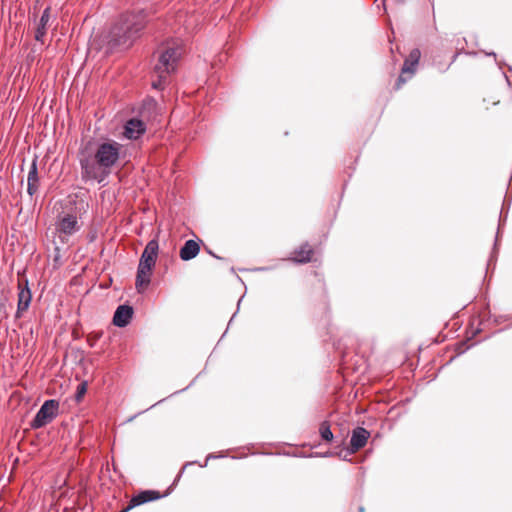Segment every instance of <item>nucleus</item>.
Instances as JSON below:
<instances>
[{"instance_id":"obj_1","label":"nucleus","mask_w":512,"mask_h":512,"mask_svg":"<svg viewBox=\"0 0 512 512\" xmlns=\"http://www.w3.org/2000/svg\"><path fill=\"white\" fill-rule=\"evenodd\" d=\"M79 164L82 180H96L103 187L107 178L120 160L127 157V149L120 142L112 138H102L93 143L88 141L79 151Z\"/></svg>"},{"instance_id":"obj_2","label":"nucleus","mask_w":512,"mask_h":512,"mask_svg":"<svg viewBox=\"0 0 512 512\" xmlns=\"http://www.w3.org/2000/svg\"><path fill=\"white\" fill-rule=\"evenodd\" d=\"M147 23L148 17L144 10L121 14L102 37V44L98 49H105V54L110 55L120 47L129 48L141 37Z\"/></svg>"},{"instance_id":"obj_3","label":"nucleus","mask_w":512,"mask_h":512,"mask_svg":"<svg viewBox=\"0 0 512 512\" xmlns=\"http://www.w3.org/2000/svg\"><path fill=\"white\" fill-rule=\"evenodd\" d=\"M159 254V241L152 238L145 245L137 266L135 288L140 294H143L151 283V277L157 262Z\"/></svg>"},{"instance_id":"obj_4","label":"nucleus","mask_w":512,"mask_h":512,"mask_svg":"<svg viewBox=\"0 0 512 512\" xmlns=\"http://www.w3.org/2000/svg\"><path fill=\"white\" fill-rule=\"evenodd\" d=\"M184 47L178 42H168L159 50L157 62L153 66L154 73H163L171 76L178 70L184 55Z\"/></svg>"},{"instance_id":"obj_5","label":"nucleus","mask_w":512,"mask_h":512,"mask_svg":"<svg viewBox=\"0 0 512 512\" xmlns=\"http://www.w3.org/2000/svg\"><path fill=\"white\" fill-rule=\"evenodd\" d=\"M195 463H197V460L186 462L183 465V467L180 469L178 474L176 475L174 481L171 483V485L167 488V490L164 493H161L160 491L155 490V489L139 490L130 499V501H129V508H135V507H138L140 505H143V504H146V503H149V502H153V501L165 498L168 495H170L172 493V491L175 489V487L177 486V484H178L180 478L182 477L185 469L188 466H191L192 464H195Z\"/></svg>"},{"instance_id":"obj_6","label":"nucleus","mask_w":512,"mask_h":512,"mask_svg":"<svg viewBox=\"0 0 512 512\" xmlns=\"http://www.w3.org/2000/svg\"><path fill=\"white\" fill-rule=\"evenodd\" d=\"M59 407L57 399L45 400L31 420L30 428L38 430L50 424L58 416Z\"/></svg>"},{"instance_id":"obj_7","label":"nucleus","mask_w":512,"mask_h":512,"mask_svg":"<svg viewBox=\"0 0 512 512\" xmlns=\"http://www.w3.org/2000/svg\"><path fill=\"white\" fill-rule=\"evenodd\" d=\"M145 121L139 116L128 119L123 126V135L126 139L137 141L146 133Z\"/></svg>"},{"instance_id":"obj_8","label":"nucleus","mask_w":512,"mask_h":512,"mask_svg":"<svg viewBox=\"0 0 512 512\" xmlns=\"http://www.w3.org/2000/svg\"><path fill=\"white\" fill-rule=\"evenodd\" d=\"M134 313V307L129 302L118 305L113 314V325L118 328L127 327L132 322Z\"/></svg>"},{"instance_id":"obj_9","label":"nucleus","mask_w":512,"mask_h":512,"mask_svg":"<svg viewBox=\"0 0 512 512\" xmlns=\"http://www.w3.org/2000/svg\"><path fill=\"white\" fill-rule=\"evenodd\" d=\"M370 436L371 433L366 428L361 426L355 427L351 432L350 441L347 446V452L355 453L356 451L365 447Z\"/></svg>"},{"instance_id":"obj_10","label":"nucleus","mask_w":512,"mask_h":512,"mask_svg":"<svg viewBox=\"0 0 512 512\" xmlns=\"http://www.w3.org/2000/svg\"><path fill=\"white\" fill-rule=\"evenodd\" d=\"M159 115V105L157 100L152 96H146L138 109V115L143 120H155Z\"/></svg>"},{"instance_id":"obj_11","label":"nucleus","mask_w":512,"mask_h":512,"mask_svg":"<svg viewBox=\"0 0 512 512\" xmlns=\"http://www.w3.org/2000/svg\"><path fill=\"white\" fill-rule=\"evenodd\" d=\"M201 244L203 241L199 238L186 240L179 250L180 259L187 262L196 258L200 253Z\"/></svg>"},{"instance_id":"obj_12","label":"nucleus","mask_w":512,"mask_h":512,"mask_svg":"<svg viewBox=\"0 0 512 512\" xmlns=\"http://www.w3.org/2000/svg\"><path fill=\"white\" fill-rule=\"evenodd\" d=\"M313 254L314 249L308 242H304L293 251L292 256L288 260L294 264L303 265L312 261Z\"/></svg>"},{"instance_id":"obj_13","label":"nucleus","mask_w":512,"mask_h":512,"mask_svg":"<svg viewBox=\"0 0 512 512\" xmlns=\"http://www.w3.org/2000/svg\"><path fill=\"white\" fill-rule=\"evenodd\" d=\"M79 229L78 219L76 215L73 214H66L60 217L56 223V230L65 235H73L79 231Z\"/></svg>"},{"instance_id":"obj_14","label":"nucleus","mask_w":512,"mask_h":512,"mask_svg":"<svg viewBox=\"0 0 512 512\" xmlns=\"http://www.w3.org/2000/svg\"><path fill=\"white\" fill-rule=\"evenodd\" d=\"M17 288V305L29 308L33 299V294L30 289L29 280L27 277H24L21 281H19Z\"/></svg>"},{"instance_id":"obj_15","label":"nucleus","mask_w":512,"mask_h":512,"mask_svg":"<svg viewBox=\"0 0 512 512\" xmlns=\"http://www.w3.org/2000/svg\"><path fill=\"white\" fill-rule=\"evenodd\" d=\"M420 58V50L418 48L412 49L401 67L402 74H409L412 76L416 72Z\"/></svg>"},{"instance_id":"obj_16","label":"nucleus","mask_w":512,"mask_h":512,"mask_svg":"<svg viewBox=\"0 0 512 512\" xmlns=\"http://www.w3.org/2000/svg\"><path fill=\"white\" fill-rule=\"evenodd\" d=\"M50 11L51 8L48 6L43 10L40 16L34 35V38L37 42H44L45 36L47 34V25L50 20Z\"/></svg>"},{"instance_id":"obj_17","label":"nucleus","mask_w":512,"mask_h":512,"mask_svg":"<svg viewBox=\"0 0 512 512\" xmlns=\"http://www.w3.org/2000/svg\"><path fill=\"white\" fill-rule=\"evenodd\" d=\"M473 338L474 337H472V335H471L466 340H461V341L456 342L453 345L455 354L449 359V361L445 364V366L452 363L457 357L461 356L462 354H464L465 352H467L469 349H471L472 347H474L475 345H477L480 342V341H477V342L471 343V340Z\"/></svg>"},{"instance_id":"obj_18","label":"nucleus","mask_w":512,"mask_h":512,"mask_svg":"<svg viewBox=\"0 0 512 512\" xmlns=\"http://www.w3.org/2000/svg\"><path fill=\"white\" fill-rule=\"evenodd\" d=\"M319 436L325 444H331L335 440V436L331 430V424L329 420H324L319 425Z\"/></svg>"},{"instance_id":"obj_19","label":"nucleus","mask_w":512,"mask_h":512,"mask_svg":"<svg viewBox=\"0 0 512 512\" xmlns=\"http://www.w3.org/2000/svg\"><path fill=\"white\" fill-rule=\"evenodd\" d=\"M333 348L339 361L343 364L346 363L347 357L349 355L346 341L344 339L334 341Z\"/></svg>"},{"instance_id":"obj_20","label":"nucleus","mask_w":512,"mask_h":512,"mask_svg":"<svg viewBox=\"0 0 512 512\" xmlns=\"http://www.w3.org/2000/svg\"><path fill=\"white\" fill-rule=\"evenodd\" d=\"M169 77L163 73H154L152 71L151 87L157 91H162L169 84Z\"/></svg>"},{"instance_id":"obj_21","label":"nucleus","mask_w":512,"mask_h":512,"mask_svg":"<svg viewBox=\"0 0 512 512\" xmlns=\"http://www.w3.org/2000/svg\"><path fill=\"white\" fill-rule=\"evenodd\" d=\"M276 455H281V453H276ZM282 455L293 456V457H302V458H308V457L329 458V457H334L336 455V452L330 451V450L325 451V452H313L310 454L283 452Z\"/></svg>"},{"instance_id":"obj_22","label":"nucleus","mask_w":512,"mask_h":512,"mask_svg":"<svg viewBox=\"0 0 512 512\" xmlns=\"http://www.w3.org/2000/svg\"><path fill=\"white\" fill-rule=\"evenodd\" d=\"M39 182H40V177H39V173H38V156L34 155L32 161H31V164H30V168H29V172H28V176H27V183L39 184Z\"/></svg>"},{"instance_id":"obj_23","label":"nucleus","mask_w":512,"mask_h":512,"mask_svg":"<svg viewBox=\"0 0 512 512\" xmlns=\"http://www.w3.org/2000/svg\"><path fill=\"white\" fill-rule=\"evenodd\" d=\"M493 315L491 314L490 312V309H489V305L487 304L483 310V317L482 319L480 320L479 322V325L478 327H476L473 331H472V337H476L478 334H480L482 332V325L486 322V321H489V320H493Z\"/></svg>"},{"instance_id":"obj_24","label":"nucleus","mask_w":512,"mask_h":512,"mask_svg":"<svg viewBox=\"0 0 512 512\" xmlns=\"http://www.w3.org/2000/svg\"><path fill=\"white\" fill-rule=\"evenodd\" d=\"M87 390H88V381L87 380H83L82 382H80L78 384V386L76 388V391H75V394H74L75 402H77V403L82 402V400L84 399L85 394L87 393Z\"/></svg>"},{"instance_id":"obj_25","label":"nucleus","mask_w":512,"mask_h":512,"mask_svg":"<svg viewBox=\"0 0 512 512\" xmlns=\"http://www.w3.org/2000/svg\"><path fill=\"white\" fill-rule=\"evenodd\" d=\"M498 254H499V249H497L496 251L494 250V248H492L491 252H490V255H489V258L487 260V265H486V275L491 271V273H493V271L495 270V267H496V262H497V259H498Z\"/></svg>"},{"instance_id":"obj_26","label":"nucleus","mask_w":512,"mask_h":512,"mask_svg":"<svg viewBox=\"0 0 512 512\" xmlns=\"http://www.w3.org/2000/svg\"><path fill=\"white\" fill-rule=\"evenodd\" d=\"M338 447H341L342 450L341 451H335L336 452L335 456L338 457L339 459L343 460V461H347V462L353 463L354 461L351 458L348 457L352 453H348L347 452V447H346L345 439L341 440V442L338 445Z\"/></svg>"},{"instance_id":"obj_27","label":"nucleus","mask_w":512,"mask_h":512,"mask_svg":"<svg viewBox=\"0 0 512 512\" xmlns=\"http://www.w3.org/2000/svg\"><path fill=\"white\" fill-rule=\"evenodd\" d=\"M405 75H406V74H402V71L400 72V74H399L398 78H397V79H396V81H395V84H394V87H393V89H394V90H396V91H397V90L401 89V87H402V86H403V85L408 81V79L411 77V76L406 77Z\"/></svg>"},{"instance_id":"obj_28","label":"nucleus","mask_w":512,"mask_h":512,"mask_svg":"<svg viewBox=\"0 0 512 512\" xmlns=\"http://www.w3.org/2000/svg\"><path fill=\"white\" fill-rule=\"evenodd\" d=\"M224 457H225V455H223V454L209 453L206 456V460L204 461V463H200L199 461H197V463H195L194 465H199L201 468H205L207 466L209 460L219 459V458H224Z\"/></svg>"},{"instance_id":"obj_29","label":"nucleus","mask_w":512,"mask_h":512,"mask_svg":"<svg viewBox=\"0 0 512 512\" xmlns=\"http://www.w3.org/2000/svg\"><path fill=\"white\" fill-rule=\"evenodd\" d=\"M243 297H244V295H242V296L239 298V300L237 301V309H236V311L233 313L232 317L230 318V320H229V322H228V326H227V328H226L225 332L222 334V336H221L220 340H222V339L225 337V335H226V333H227V331H228V329H229V326L231 325V323L233 322V320H234V318L236 317L237 313L239 312L240 305H241V302H242V300H243Z\"/></svg>"},{"instance_id":"obj_30","label":"nucleus","mask_w":512,"mask_h":512,"mask_svg":"<svg viewBox=\"0 0 512 512\" xmlns=\"http://www.w3.org/2000/svg\"><path fill=\"white\" fill-rule=\"evenodd\" d=\"M201 376H202V372H199V373H198V374H197V375L192 379V381L188 384V386H186L185 388L180 389V390H178V391H175L174 393H172V394H171V395H169L168 397H172V396H174V395H177V394H180V393L185 392V391H186V390H188L190 387H192V386L195 384L196 380H197L199 377H201Z\"/></svg>"},{"instance_id":"obj_31","label":"nucleus","mask_w":512,"mask_h":512,"mask_svg":"<svg viewBox=\"0 0 512 512\" xmlns=\"http://www.w3.org/2000/svg\"><path fill=\"white\" fill-rule=\"evenodd\" d=\"M507 217H508L507 211L505 213L503 211H500L497 229L502 230V228L506 224Z\"/></svg>"},{"instance_id":"obj_32","label":"nucleus","mask_w":512,"mask_h":512,"mask_svg":"<svg viewBox=\"0 0 512 512\" xmlns=\"http://www.w3.org/2000/svg\"><path fill=\"white\" fill-rule=\"evenodd\" d=\"M509 317H510L509 314H507V315H496V316L493 317V323L495 325H499L502 322L508 321Z\"/></svg>"},{"instance_id":"obj_33","label":"nucleus","mask_w":512,"mask_h":512,"mask_svg":"<svg viewBox=\"0 0 512 512\" xmlns=\"http://www.w3.org/2000/svg\"><path fill=\"white\" fill-rule=\"evenodd\" d=\"M28 309V307L17 305V309L14 315L15 319H20Z\"/></svg>"},{"instance_id":"obj_34","label":"nucleus","mask_w":512,"mask_h":512,"mask_svg":"<svg viewBox=\"0 0 512 512\" xmlns=\"http://www.w3.org/2000/svg\"><path fill=\"white\" fill-rule=\"evenodd\" d=\"M39 184L27 183V193L32 197L38 191Z\"/></svg>"},{"instance_id":"obj_35","label":"nucleus","mask_w":512,"mask_h":512,"mask_svg":"<svg viewBox=\"0 0 512 512\" xmlns=\"http://www.w3.org/2000/svg\"><path fill=\"white\" fill-rule=\"evenodd\" d=\"M500 239H501V230L497 229L496 234H495V239H494L493 247H492V248H494L495 251L497 249H499Z\"/></svg>"},{"instance_id":"obj_36","label":"nucleus","mask_w":512,"mask_h":512,"mask_svg":"<svg viewBox=\"0 0 512 512\" xmlns=\"http://www.w3.org/2000/svg\"><path fill=\"white\" fill-rule=\"evenodd\" d=\"M96 238H97V232L96 231H90L87 234V239H88L89 242H94Z\"/></svg>"},{"instance_id":"obj_37","label":"nucleus","mask_w":512,"mask_h":512,"mask_svg":"<svg viewBox=\"0 0 512 512\" xmlns=\"http://www.w3.org/2000/svg\"><path fill=\"white\" fill-rule=\"evenodd\" d=\"M205 251L210 255L212 256L213 258L215 259H218V260H222L223 258L220 257L219 255H217L216 253H214L209 247H205Z\"/></svg>"},{"instance_id":"obj_38","label":"nucleus","mask_w":512,"mask_h":512,"mask_svg":"<svg viewBox=\"0 0 512 512\" xmlns=\"http://www.w3.org/2000/svg\"><path fill=\"white\" fill-rule=\"evenodd\" d=\"M274 269V266H262V267H257L255 269V271H258V272H268V271H271Z\"/></svg>"},{"instance_id":"obj_39","label":"nucleus","mask_w":512,"mask_h":512,"mask_svg":"<svg viewBox=\"0 0 512 512\" xmlns=\"http://www.w3.org/2000/svg\"><path fill=\"white\" fill-rule=\"evenodd\" d=\"M100 336L101 335H98L94 339L88 338V343H89L90 347H94L95 346V343L100 338Z\"/></svg>"},{"instance_id":"obj_40","label":"nucleus","mask_w":512,"mask_h":512,"mask_svg":"<svg viewBox=\"0 0 512 512\" xmlns=\"http://www.w3.org/2000/svg\"><path fill=\"white\" fill-rule=\"evenodd\" d=\"M509 316H510V317H509V320H508V321H510L511 323H510L508 326H506L505 328L499 329L496 333L502 332V331H504V330L509 329V328H511V327H512V314H509Z\"/></svg>"},{"instance_id":"obj_41","label":"nucleus","mask_w":512,"mask_h":512,"mask_svg":"<svg viewBox=\"0 0 512 512\" xmlns=\"http://www.w3.org/2000/svg\"><path fill=\"white\" fill-rule=\"evenodd\" d=\"M166 399H167V398H163V399L159 400V401H158V402H156L155 404L151 405L147 410L152 409V408H154L156 405H159V404L163 403Z\"/></svg>"},{"instance_id":"obj_42","label":"nucleus","mask_w":512,"mask_h":512,"mask_svg":"<svg viewBox=\"0 0 512 512\" xmlns=\"http://www.w3.org/2000/svg\"><path fill=\"white\" fill-rule=\"evenodd\" d=\"M460 52H456L453 56H452V59H451V62L449 64V66L454 63L457 59V57L459 56Z\"/></svg>"},{"instance_id":"obj_43","label":"nucleus","mask_w":512,"mask_h":512,"mask_svg":"<svg viewBox=\"0 0 512 512\" xmlns=\"http://www.w3.org/2000/svg\"><path fill=\"white\" fill-rule=\"evenodd\" d=\"M486 56H493L496 57V53L494 51L486 52Z\"/></svg>"},{"instance_id":"obj_44","label":"nucleus","mask_w":512,"mask_h":512,"mask_svg":"<svg viewBox=\"0 0 512 512\" xmlns=\"http://www.w3.org/2000/svg\"><path fill=\"white\" fill-rule=\"evenodd\" d=\"M358 512H365V508H364V506H359V508H358Z\"/></svg>"},{"instance_id":"obj_45","label":"nucleus","mask_w":512,"mask_h":512,"mask_svg":"<svg viewBox=\"0 0 512 512\" xmlns=\"http://www.w3.org/2000/svg\"><path fill=\"white\" fill-rule=\"evenodd\" d=\"M399 4H404L407 0H396Z\"/></svg>"},{"instance_id":"obj_46","label":"nucleus","mask_w":512,"mask_h":512,"mask_svg":"<svg viewBox=\"0 0 512 512\" xmlns=\"http://www.w3.org/2000/svg\"><path fill=\"white\" fill-rule=\"evenodd\" d=\"M262 454H264V455H273V453H271V452H263Z\"/></svg>"},{"instance_id":"obj_47","label":"nucleus","mask_w":512,"mask_h":512,"mask_svg":"<svg viewBox=\"0 0 512 512\" xmlns=\"http://www.w3.org/2000/svg\"><path fill=\"white\" fill-rule=\"evenodd\" d=\"M205 370L206 368H204L201 372H202V375H205Z\"/></svg>"},{"instance_id":"obj_48","label":"nucleus","mask_w":512,"mask_h":512,"mask_svg":"<svg viewBox=\"0 0 512 512\" xmlns=\"http://www.w3.org/2000/svg\"><path fill=\"white\" fill-rule=\"evenodd\" d=\"M146 411H148V410L146 409ZM142 413H145V410L139 411V414H142Z\"/></svg>"},{"instance_id":"obj_49","label":"nucleus","mask_w":512,"mask_h":512,"mask_svg":"<svg viewBox=\"0 0 512 512\" xmlns=\"http://www.w3.org/2000/svg\"><path fill=\"white\" fill-rule=\"evenodd\" d=\"M146 411H148V410L146 409ZM142 413H145V410L139 411V414H142Z\"/></svg>"},{"instance_id":"obj_50","label":"nucleus","mask_w":512,"mask_h":512,"mask_svg":"<svg viewBox=\"0 0 512 512\" xmlns=\"http://www.w3.org/2000/svg\"><path fill=\"white\" fill-rule=\"evenodd\" d=\"M383 6L385 7V0H383Z\"/></svg>"},{"instance_id":"obj_51","label":"nucleus","mask_w":512,"mask_h":512,"mask_svg":"<svg viewBox=\"0 0 512 512\" xmlns=\"http://www.w3.org/2000/svg\"><path fill=\"white\" fill-rule=\"evenodd\" d=\"M377 0H374V2H376Z\"/></svg>"}]
</instances>
